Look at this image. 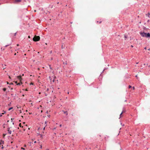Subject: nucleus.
Instances as JSON below:
<instances>
[{
    "label": "nucleus",
    "mask_w": 150,
    "mask_h": 150,
    "mask_svg": "<svg viewBox=\"0 0 150 150\" xmlns=\"http://www.w3.org/2000/svg\"><path fill=\"white\" fill-rule=\"evenodd\" d=\"M140 35L143 37L146 38H150V33H145L144 32H140L139 33Z\"/></svg>",
    "instance_id": "1"
},
{
    "label": "nucleus",
    "mask_w": 150,
    "mask_h": 150,
    "mask_svg": "<svg viewBox=\"0 0 150 150\" xmlns=\"http://www.w3.org/2000/svg\"><path fill=\"white\" fill-rule=\"evenodd\" d=\"M40 38L39 36L35 35L33 38V40L35 42L38 41L40 40Z\"/></svg>",
    "instance_id": "2"
},
{
    "label": "nucleus",
    "mask_w": 150,
    "mask_h": 150,
    "mask_svg": "<svg viewBox=\"0 0 150 150\" xmlns=\"http://www.w3.org/2000/svg\"><path fill=\"white\" fill-rule=\"evenodd\" d=\"M17 78L20 81H21V80L22 79L21 78V76H17Z\"/></svg>",
    "instance_id": "3"
},
{
    "label": "nucleus",
    "mask_w": 150,
    "mask_h": 150,
    "mask_svg": "<svg viewBox=\"0 0 150 150\" xmlns=\"http://www.w3.org/2000/svg\"><path fill=\"white\" fill-rule=\"evenodd\" d=\"M8 132L10 134H11V130L9 128L8 129Z\"/></svg>",
    "instance_id": "4"
},
{
    "label": "nucleus",
    "mask_w": 150,
    "mask_h": 150,
    "mask_svg": "<svg viewBox=\"0 0 150 150\" xmlns=\"http://www.w3.org/2000/svg\"><path fill=\"white\" fill-rule=\"evenodd\" d=\"M21 0H16L15 1V3H17V2H21Z\"/></svg>",
    "instance_id": "5"
},
{
    "label": "nucleus",
    "mask_w": 150,
    "mask_h": 150,
    "mask_svg": "<svg viewBox=\"0 0 150 150\" xmlns=\"http://www.w3.org/2000/svg\"><path fill=\"white\" fill-rule=\"evenodd\" d=\"M4 143V141L2 140L1 141V142H0V144L1 145L3 144Z\"/></svg>",
    "instance_id": "6"
},
{
    "label": "nucleus",
    "mask_w": 150,
    "mask_h": 150,
    "mask_svg": "<svg viewBox=\"0 0 150 150\" xmlns=\"http://www.w3.org/2000/svg\"><path fill=\"white\" fill-rule=\"evenodd\" d=\"M48 122L47 121H46L45 122L44 125L45 126H47V123Z\"/></svg>",
    "instance_id": "7"
},
{
    "label": "nucleus",
    "mask_w": 150,
    "mask_h": 150,
    "mask_svg": "<svg viewBox=\"0 0 150 150\" xmlns=\"http://www.w3.org/2000/svg\"><path fill=\"white\" fill-rule=\"evenodd\" d=\"M22 84V83L21 81H20V83H17V85H20L21 84Z\"/></svg>",
    "instance_id": "8"
},
{
    "label": "nucleus",
    "mask_w": 150,
    "mask_h": 150,
    "mask_svg": "<svg viewBox=\"0 0 150 150\" xmlns=\"http://www.w3.org/2000/svg\"><path fill=\"white\" fill-rule=\"evenodd\" d=\"M148 15V17L149 18L150 17V13H149L148 14H146V16H147Z\"/></svg>",
    "instance_id": "9"
},
{
    "label": "nucleus",
    "mask_w": 150,
    "mask_h": 150,
    "mask_svg": "<svg viewBox=\"0 0 150 150\" xmlns=\"http://www.w3.org/2000/svg\"><path fill=\"white\" fill-rule=\"evenodd\" d=\"M13 107H11L8 109V110H11L13 109Z\"/></svg>",
    "instance_id": "10"
},
{
    "label": "nucleus",
    "mask_w": 150,
    "mask_h": 150,
    "mask_svg": "<svg viewBox=\"0 0 150 150\" xmlns=\"http://www.w3.org/2000/svg\"><path fill=\"white\" fill-rule=\"evenodd\" d=\"M3 90L5 91L6 90V88H4L3 89Z\"/></svg>",
    "instance_id": "11"
},
{
    "label": "nucleus",
    "mask_w": 150,
    "mask_h": 150,
    "mask_svg": "<svg viewBox=\"0 0 150 150\" xmlns=\"http://www.w3.org/2000/svg\"><path fill=\"white\" fill-rule=\"evenodd\" d=\"M19 126L20 127H23V126H22V125H21V123H20L19 124Z\"/></svg>",
    "instance_id": "12"
},
{
    "label": "nucleus",
    "mask_w": 150,
    "mask_h": 150,
    "mask_svg": "<svg viewBox=\"0 0 150 150\" xmlns=\"http://www.w3.org/2000/svg\"><path fill=\"white\" fill-rule=\"evenodd\" d=\"M62 49L63 48H65V47H64H64H63V45H62Z\"/></svg>",
    "instance_id": "13"
},
{
    "label": "nucleus",
    "mask_w": 150,
    "mask_h": 150,
    "mask_svg": "<svg viewBox=\"0 0 150 150\" xmlns=\"http://www.w3.org/2000/svg\"><path fill=\"white\" fill-rule=\"evenodd\" d=\"M124 112V111H123L120 114V116H121V115H122V113L123 112Z\"/></svg>",
    "instance_id": "14"
},
{
    "label": "nucleus",
    "mask_w": 150,
    "mask_h": 150,
    "mask_svg": "<svg viewBox=\"0 0 150 150\" xmlns=\"http://www.w3.org/2000/svg\"><path fill=\"white\" fill-rule=\"evenodd\" d=\"M132 87L130 85H129V88H131Z\"/></svg>",
    "instance_id": "15"
},
{
    "label": "nucleus",
    "mask_w": 150,
    "mask_h": 150,
    "mask_svg": "<svg viewBox=\"0 0 150 150\" xmlns=\"http://www.w3.org/2000/svg\"><path fill=\"white\" fill-rule=\"evenodd\" d=\"M5 113V112H4V113H2L1 114V115H2L4 114V113Z\"/></svg>",
    "instance_id": "16"
},
{
    "label": "nucleus",
    "mask_w": 150,
    "mask_h": 150,
    "mask_svg": "<svg viewBox=\"0 0 150 150\" xmlns=\"http://www.w3.org/2000/svg\"><path fill=\"white\" fill-rule=\"evenodd\" d=\"M127 38V36H126L125 35V38Z\"/></svg>",
    "instance_id": "17"
},
{
    "label": "nucleus",
    "mask_w": 150,
    "mask_h": 150,
    "mask_svg": "<svg viewBox=\"0 0 150 150\" xmlns=\"http://www.w3.org/2000/svg\"><path fill=\"white\" fill-rule=\"evenodd\" d=\"M1 146H2V147H1V149H3V148H4V147L3 146V145H2Z\"/></svg>",
    "instance_id": "18"
},
{
    "label": "nucleus",
    "mask_w": 150,
    "mask_h": 150,
    "mask_svg": "<svg viewBox=\"0 0 150 150\" xmlns=\"http://www.w3.org/2000/svg\"><path fill=\"white\" fill-rule=\"evenodd\" d=\"M21 149H23V150H25V149L24 148H23V147L21 148Z\"/></svg>",
    "instance_id": "19"
},
{
    "label": "nucleus",
    "mask_w": 150,
    "mask_h": 150,
    "mask_svg": "<svg viewBox=\"0 0 150 150\" xmlns=\"http://www.w3.org/2000/svg\"><path fill=\"white\" fill-rule=\"evenodd\" d=\"M132 88H133V90H134V89L135 88H134V87H133Z\"/></svg>",
    "instance_id": "20"
},
{
    "label": "nucleus",
    "mask_w": 150,
    "mask_h": 150,
    "mask_svg": "<svg viewBox=\"0 0 150 150\" xmlns=\"http://www.w3.org/2000/svg\"><path fill=\"white\" fill-rule=\"evenodd\" d=\"M13 119H13V118H11V121H12V120H13Z\"/></svg>",
    "instance_id": "21"
},
{
    "label": "nucleus",
    "mask_w": 150,
    "mask_h": 150,
    "mask_svg": "<svg viewBox=\"0 0 150 150\" xmlns=\"http://www.w3.org/2000/svg\"><path fill=\"white\" fill-rule=\"evenodd\" d=\"M15 83H17V81H16L15 82Z\"/></svg>",
    "instance_id": "22"
},
{
    "label": "nucleus",
    "mask_w": 150,
    "mask_h": 150,
    "mask_svg": "<svg viewBox=\"0 0 150 150\" xmlns=\"http://www.w3.org/2000/svg\"><path fill=\"white\" fill-rule=\"evenodd\" d=\"M33 83H31L30 84V85H33Z\"/></svg>",
    "instance_id": "23"
},
{
    "label": "nucleus",
    "mask_w": 150,
    "mask_h": 150,
    "mask_svg": "<svg viewBox=\"0 0 150 150\" xmlns=\"http://www.w3.org/2000/svg\"><path fill=\"white\" fill-rule=\"evenodd\" d=\"M30 143H30V142H28V144H30Z\"/></svg>",
    "instance_id": "24"
},
{
    "label": "nucleus",
    "mask_w": 150,
    "mask_h": 150,
    "mask_svg": "<svg viewBox=\"0 0 150 150\" xmlns=\"http://www.w3.org/2000/svg\"><path fill=\"white\" fill-rule=\"evenodd\" d=\"M28 38H30V36H28Z\"/></svg>",
    "instance_id": "25"
},
{
    "label": "nucleus",
    "mask_w": 150,
    "mask_h": 150,
    "mask_svg": "<svg viewBox=\"0 0 150 150\" xmlns=\"http://www.w3.org/2000/svg\"><path fill=\"white\" fill-rule=\"evenodd\" d=\"M50 69H51V67H50Z\"/></svg>",
    "instance_id": "26"
},
{
    "label": "nucleus",
    "mask_w": 150,
    "mask_h": 150,
    "mask_svg": "<svg viewBox=\"0 0 150 150\" xmlns=\"http://www.w3.org/2000/svg\"><path fill=\"white\" fill-rule=\"evenodd\" d=\"M17 45V46H19V45L18 44Z\"/></svg>",
    "instance_id": "27"
},
{
    "label": "nucleus",
    "mask_w": 150,
    "mask_h": 150,
    "mask_svg": "<svg viewBox=\"0 0 150 150\" xmlns=\"http://www.w3.org/2000/svg\"><path fill=\"white\" fill-rule=\"evenodd\" d=\"M34 12H36V10H34Z\"/></svg>",
    "instance_id": "28"
},
{
    "label": "nucleus",
    "mask_w": 150,
    "mask_h": 150,
    "mask_svg": "<svg viewBox=\"0 0 150 150\" xmlns=\"http://www.w3.org/2000/svg\"><path fill=\"white\" fill-rule=\"evenodd\" d=\"M9 78L10 79H11V77H10V76H9Z\"/></svg>",
    "instance_id": "29"
},
{
    "label": "nucleus",
    "mask_w": 150,
    "mask_h": 150,
    "mask_svg": "<svg viewBox=\"0 0 150 150\" xmlns=\"http://www.w3.org/2000/svg\"><path fill=\"white\" fill-rule=\"evenodd\" d=\"M32 114V113H29V114Z\"/></svg>",
    "instance_id": "30"
},
{
    "label": "nucleus",
    "mask_w": 150,
    "mask_h": 150,
    "mask_svg": "<svg viewBox=\"0 0 150 150\" xmlns=\"http://www.w3.org/2000/svg\"><path fill=\"white\" fill-rule=\"evenodd\" d=\"M60 127H61V126H62V125H60Z\"/></svg>",
    "instance_id": "31"
},
{
    "label": "nucleus",
    "mask_w": 150,
    "mask_h": 150,
    "mask_svg": "<svg viewBox=\"0 0 150 150\" xmlns=\"http://www.w3.org/2000/svg\"><path fill=\"white\" fill-rule=\"evenodd\" d=\"M36 141H35V142H34V143H36Z\"/></svg>",
    "instance_id": "32"
},
{
    "label": "nucleus",
    "mask_w": 150,
    "mask_h": 150,
    "mask_svg": "<svg viewBox=\"0 0 150 150\" xmlns=\"http://www.w3.org/2000/svg\"><path fill=\"white\" fill-rule=\"evenodd\" d=\"M7 83L8 84V82H7Z\"/></svg>",
    "instance_id": "33"
},
{
    "label": "nucleus",
    "mask_w": 150,
    "mask_h": 150,
    "mask_svg": "<svg viewBox=\"0 0 150 150\" xmlns=\"http://www.w3.org/2000/svg\"><path fill=\"white\" fill-rule=\"evenodd\" d=\"M131 47H133V46L132 45H131Z\"/></svg>",
    "instance_id": "34"
},
{
    "label": "nucleus",
    "mask_w": 150,
    "mask_h": 150,
    "mask_svg": "<svg viewBox=\"0 0 150 150\" xmlns=\"http://www.w3.org/2000/svg\"><path fill=\"white\" fill-rule=\"evenodd\" d=\"M64 113H65V112L64 111Z\"/></svg>",
    "instance_id": "35"
},
{
    "label": "nucleus",
    "mask_w": 150,
    "mask_h": 150,
    "mask_svg": "<svg viewBox=\"0 0 150 150\" xmlns=\"http://www.w3.org/2000/svg\"><path fill=\"white\" fill-rule=\"evenodd\" d=\"M2 116V115H0V117H1V116Z\"/></svg>",
    "instance_id": "36"
},
{
    "label": "nucleus",
    "mask_w": 150,
    "mask_h": 150,
    "mask_svg": "<svg viewBox=\"0 0 150 150\" xmlns=\"http://www.w3.org/2000/svg\"><path fill=\"white\" fill-rule=\"evenodd\" d=\"M136 77H137V75H136Z\"/></svg>",
    "instance_id": "37"
},
{
    "label": "nucleus",
    "mask_w": 150,
    "mask_h": 150,
    "mask_svg": "<svg viewBox=\"0 0 150 150\" xmlns=\"http://www.w3.org/2000/svg\"><path fill=\"white\" fill-rule=\"evenodd\" d=\"M38 70H39V69H40L39 68H38Z\"/></svg>",
    "instance_id": "38"
},
{
    "label": "nucleus",
    "mask_w": 150,
    "mask_h": 150,
    "mask_svg": "<svg viewBox=\"0 0 150 150\" xmlns=\"http://www.w3.org/2000/svg\"><path fill=\"white\" fill-rule=\"evenodd\" d=\"M42 112V110H41V112Z\"/></svg>",
    "instance_id": "39"
},
{
    "label": "nucleus",
    "mask_w": 150,
    "mask_h": 150,
    "mask_svg": "<svg viewBox=\"0 0 150 150\" xmlns=\"http://www.w3.org/2000/svg\"><path fill=\"white\" fill-rule=\"evenodd\" d=\"M149 20H148V22H149Z\"/></svg>",
    "instance_id": "40"
},
{
    "label": "nucleus",
    "mask_w": 150,
    "mask_h": 150,
    "mask_svg": "<svg viewBox=\"0 0 150 150\" xmlns=\"http://www.w3.org/2000/svg\"><path fill=\"white\" fill-rule=\"evenodd\" d=\"M23 75H24V74H23L22 76H23Z\"/></svg>",
    "instance_id": "41"
},
{
    "label": "nucleus",
    "mask_w": 150,
    "mask_h": 150,
    "mask_svg": "<svg viewBox=\"0 0 150 150\" xmlns=\"http://www.w3.org/2000/svg\"><path fill=\"white\" fill-rule=\"evenodd\" d=\"M45 129V127H44V129Z\"/></svg>",
    "instance_id": "42"
},
{
    "label": "nucleus",
    "mask_w": 150,
    "mask_h": 150,
    "mask_svg": "<svg viewBox=\"0 0 150 150\" xmlns=\"http://www.w3.org/2000/svg\"><path fill=\"white\" fill-rule=\"evenodd\" d=\"M26 146L25 145L24 146H25V147Z\"/></svg>",
    "instance_id": "43"
},
{
    "label": "nucleus",
    "mask_w": 150,
    "mask_h": 150,
    "mask_svg": "<svg viewBox=\"0 0 150 150\" xmlns=\"http://www.w3.org/2000/svg\"><path fill=\"white\" fill-rule=\"evenodd\" d=\"M7 46H8V45H6V47H7Z\"/></svg>",
    "instance_id": "44"
},
{
    "label": "nucleus",
    "mask_w": 150,
    "mask_h": 150,
    "mask_svg": "<svg viewBox=\"0 0 150 150\" xmlns=\"http://www.w3.org/2000/svg\"><path fill=\"white\" fill-rule=\"evenodd\" d=\"M14 54H15V55H16V53H15Z\"/></svg>",
    "instance_id": "45"
},
{
    "label": "nucleus",
    "mask_w": 150,
    "mask_h": 150,
    "mask_svg": "<svg viewBox=\"0 0 150 150\" xmlns=\"http://www.w3.org/2000/svg\"><path fill=\"white\" fill-rule=\"evenodd\" d=\"M48 88H47V91H48Z\"/></svg>",
    "instance_id": "46"
},
{
    "label": "nucleus",
    "mask_w": 150,
    "mask_h": 150,
    "mask_svg": "<svg viewBox=\"0 0 150 150\" xmlns=\"http://www.w3.org/2000/svg\"><path fill=\"white\" fill-rule=\"evenodd\" d=\"M39 94H40V93H39Z\"/></svg>",
    "instance_id": "47"
},
{
    "label": "nucleus",
    "mask_w": 150,
    "mask_h": 150,
    "mask_svg": "<svg viewBox=\"0 0 150 150\" xmlns=\"http://www.w3.org/2000/svg\"><path fill=\"white\" fill-rule=\"evenodd\" d=\"M16 33H15V35H16Z\"/></svg>",
    "instance_id": "48"
}]
</instances>
